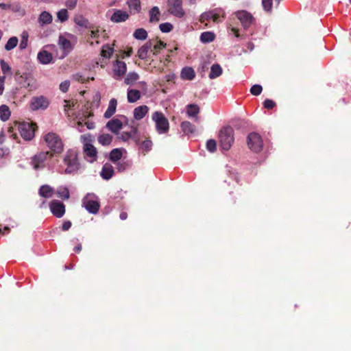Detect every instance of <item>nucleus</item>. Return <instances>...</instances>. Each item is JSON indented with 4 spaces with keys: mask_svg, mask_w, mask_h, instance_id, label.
<instances>
[{
    "mask_svg": "<svg viewBox=\"0 0 351 351\" xmlns=\"http://www.w3.org/2000/svg\"><path fill=\"white\" fill-rule=\"evenodd\" d=\"M63 164L66 166L64 173L71 174L77 172L81 168V164L78 159V152L75 149H68L63 156Z\"/></svg>",
    "mask_w": 351,
    "mask_h": 351,
    "instance_id": "obj_1",
    "label": "nucleus"
},
{
    "mask_svg": "<svg viewBox=\"0 0 351 351\" xmlns=\"http://www.w3.org/2000/svg\"><path fill=\"white\" fill-rule=\"evenodd\" d=\"M43 140L53 156L60 154L64 150V144L60 136L55 132H49L43 136Z\"/></svg>",
    "mask_w": 351,
    "mask_h": 351,
    "instance_id": "obj_2",
    "label": "nucleus"
},
{
    "mask_svg": "<svg viewBox=\"0 0 351 351\" xmlns=\"http://www.w3.org/2000/svg\"><path fill=\"white\" fill-rule=\"evenodd\" d=\"M234 141V130L231 126L223 127L219 133V142L223 150H229Z\"/></svg>",
    "mask_w": 351,
    "mask_h": 351,
    "instance_id": "obj_3",
    "label": "nucleus"
},
{
    "mask_svg": "<svg viewBox=\"0 0 351 351\" xmlns=\"http://www.w3.org/2000/svg\"><path fill=\"white\" fill-rule=\"evenodd\" d=\"M152 119L155 122L156 129L159 134H166L169 130V123L162 112L156 111L152 114Z\"/></svg>",
    "mask_w": 351,
    "mask_h": 351,
    "instance_id": "obj_4",
    "label": "nucleus"
},
{
    "mask_svg": "<svg viewBox=\"0 0 351 351\" xmlns=\"http://www.w3.org/2000/svg\"><path fill=\"white\" fill-rule=\"evenodd\" d=\"M82 206L92 214H96L99 210L100 204L97 197L94 194H88L82 199Z\"/></svg>",
    "mask_w": 351,
    "mask_h": 351,
    "instance_id": "obj_5",
    "label": "nucleus"
},
{
    "mask_svg": "<svg viewBox=\"0 0 351 351\" xmlns=\"http://www.w3.org/2000/svg\"><path fill=\"white\" fill-rule=\"evenodd\" d=\"M182 3L183 0H168L167 12L177 18L184 17L185 11L182 7Z\"/></svg>",
    "mask_w": 351,
    "mask_h": 351,
    "instance_id": "obj_6",
    "label": "nucleus"
},
{
    "mask_svg": "<svg viewBox=\"0 0 351 351\" xmlns=\"http://www.w3.org/2000/svg\"><path fill=\"white\" fill-rule=\"evenodd\" d=\"M248 147L254 152H260L263 149V142L261 136L256 132L249 134L247 138Z\"/></svg>",
    "mask_w": 351,
    "mask_h": 351,
    "instance_id": "obj_7",
    "label": "nucleus"
},
{
    "mask_svg": "<svg viewBox=\"0 0 351 351\" xmlns=\"http://www.w3.org/2000/svg\"><path fill=\"white\" fill-rule=\"evenodd\" d=\"M21 136L26 141H29L34 136L35 128L32 123H16Z\"/></svg>",
    "mask_w": 351,
    "mask_h": 351,
    "instance_id": "obj_8",
    "label": "nucleus"
},
{
    "mask_svg": "<svg viewBox=\"0 0 351 351\" xmlns=\"http://www.w3.org/2000/svg\"><path fill=\"white\" fill-rule=\"evenodd\" d=\"M54 156L47 151L41 152L32 158L31 164L34 169L37 170L40 168H43L45 166V162L49 159L53 158Z\"/></svg>",
    "mask_w": 351,
    "mask_h": 351,
    "instance_id": "obj_9",
    "label": "nucleus"
},
{
    "mask_svg": "<svg viewBox=\"0 0 351 351\" xmlns=\"http://www.w3.org/2000/svg\"><path fill=\"white\" fill-rule=\"evenodd\" d=\"M49 105V100L43 95L33 97L30 100V108L32 110H45Z\"/></svg>",
    "mask_w": 351,
    "mask_h": 351,
    "instance_id": "obj_10",
    "label": "nucleus"
},
{
    "mask_svg": "<svg viewBox=\"0 0 351 351\" xmlns=\"http://www.w3.org/2000/svg\"><path fill=\"white\" fill-rule=\"evenodd\" d=\"M130 132H123L120 134L119 138L123 141H127L132 138L136 143V145H140V138L137 136L138 133V125L134 124L130 125Z\"/></svg>",
    "mask_w": 351,
    "mask_h": 351,
    "instance_id": "obj_11",
    "label": "nucleus"
},
{
    "mask_svg": "<svg viewBox=\"0 0 351 351\" xmlns=\"http://www.w3.org/2000/svg\"><path fill=\"white\" fill-rule=\"evenodd\" d=\"M50 210L57 218L62 217L65 213L64 204L58 200H52L49 204Z\"/></svg>",
    "mask_w": 351,
    "mask_h": 351,
    "instance_id": "obj_12",
    "label": "nucleus"
},
{
    "mask_svg": "<svg viewBox=\"0 0 351 351\" xmlns=\"http://www.w3.org/2000/svg\"><path fill=\"white\" fill-rule=\"evenodd\" d=\"M237 18L240 21L245 29L248 28L253 21L252 15L245 10H240L235 13Z\"/></svg>",
    "mask_w": 351,
    "mask_h": 351,
    "instance_id": "obj_13",
    "label": "nucleus"
},
{
    "mask_svg": "<svg viewBox=\"0 0 351 351\" xmlns=\"http://www.w3.org/2000/svg\"><path fill=\"white\" fill-rule=\"evenodd\" d=\"M83 151L89 162H93L97 160V152L91 143H85L83 146Z\"/></svg>",
    "mask_w": 351,
    "mask_h": 351,
    "instance_id": "obj_14",
    "label": "nucleus"
},
{
    "mask_svg": "<svg viewBox=\"0 0 351 351\" xmlns=\"http://www.w3.org/2000/svg\"><path fill=\"white\" fill-rule=\"evenodd\" d=\"M127 71L126 64L117 59L113 64V72L114 75L119 78L123 76Z\"/></svg>",
    "mask_w": 351,
    "mask_h": 351,
    "instance_id": "obj_15",
    "label": "nucleus"
},
{
    "mask_svg": "<svg viewBox=\"0 0 351 351\" xmlns=\"http://www.w3.org/2000/svg\"><path fill=\"white\" fill-rule=\"evenodd\" d=\"M129 19V14L122 10H115L110 17V21L114 23L125 22Z\"/></svg>",
    "mask_w": 351,
    "mask_h": 351,
    "instance_id": "obj_16",
    "label": "nucleus"
},
{
    "mask_svg": "<svg viewBox=\"0 0 351 351\" xmlns=\"http://www.w3.org/2000/svg\"><path fill=\"white\" fill-rule=\"evenodd\" d=\"M123 123L118 119H112L106 123V128L112 133L118 134L119 130L122 128Z\"/></svg>",
    "mask_w": 351,
    "mask_h": 351,
    "instance_id": "obj_17",
    "label": "nucleus"
},
{
    "mask_svg": "<svg viewBox=\"0 0 351 351\" xmlns=\"http://www.w3.org/2000/svg\"><path fill=\"white\" fill-rule=\"evenodd\" d=\"M153 44L151 40L145 43L137 52L138 57L141 60H146L148 58V52L151 51Z\"/></svg>",
    "mask_w": 351,
    "mask_h": 351,
    "instance_id": "obj_18",
    "label": "nucleus"
},
{
    "mask_svg": "<svg viewBox=\"0 0 351 351\" xmlns=\"http://www.w3.org/2000/svg\"><path fill=\"white\" fill-rule=\"evenodd\" d=\"M220 15L214 11H208L204 12L200 16L201 23L204 22L205 21L212 20L213 22L217 23L219 21Z\"/></svg>",
    "mask_w": 351,
    "mask_h": 351,
    "instance_id": "obj_19",
    "label": "nucleus"
},
{
    "mask_svg": "<svg viewBox=\"0 0 351 351\" xmlns=\"http://www.w3.org/2000/svg\"><path fill=\"white\" fill-rule=\"evenodd\" d=\"M38 61L43 64H49L53 60V56L51 53L46 51L41 50L37 56Z\"/></svg>",
    "mask_w": 351,
    "mask_h": 351,
    "instance_id": "obj_20",
    "label": "nucleus"
},
{
    "mask_svg": "<svg viewBox=\"0 0 351 351\" xmlns=\"http://www.w3.org/2000/svg\"><path fill=\"white\" fill-rule=\"evenodd\" d=\"M149 108L146 105L138 106L134 110V117L136 120L142 119L148 112Z\"/></svg>",
    "mask_w": 351,
    "mask_h": 351,
    "instance_id": "obj_21",
    "label": "nucleus"
},
{
    "mask_svg": "<svg viewBox=\"0 0 351 351\" xmlns=\"http://www.w3.org/2000/svg\"><path fill=\"white\" fill-rule=\"evenodd\" d=\"M114 171L113 167L110 164H105L101 171V176L104 180H110L114 175Z\"/></svg>",
    "mask_w": 351,
    "mask_h": 351,
    "instance_id": "obj_22",
    "label": "nucleus"
},
{
    "mask_svg": "<svg viewBox=\"0 0 351 351\" xmlns=\"http://www.w3.org/2000/svg\"><path fill=\"white\" fill-rule=\"evenodd\" d=\"M52 20V15L47 11H43L40 14L38 22L40 26H44L45 25L50 24Z\"/></svg>",
    "mask_w": 351,
    "mask_h": 351,
    "instance_id": "obj_23",
    "label": "nucleus"
},
{
    "mask_svg": "<svg viewBox=\"0 0 351 351\" xmlns=\"http://www.w3.org/2000/svg\"><path fill=\"white\" fill-rule=\"evenodd\" d=\"M74 22L76 25L83 27L85 28H93V25L90 24L87 19H86L83 15L78 14L75 16Z\"/></svg>",
    "mask_w": 351,
    "mask_h": 351,
    "instance_id": "obj_24",
    "label": "nucleus"
},
{
    "mask_svg": "<svg viewBox=\"0 0 351 351\" xmlns=\"http://www.w3.org/2000/svg\"><path fill=\"white\" fill-rule=\"evenodd\" d=\"M54 193L53 189L49 185L45 184L40 187L38 194L40 196L45 198H49L53 196Z\"/></svg>",
    "mask_w": 351,
    "mask_h": 351,
    "instance_id": "obj_25",
    "label": "nucleus"
},
{
    "mask_svg": "<svg viewBox=\"0 0 351 351\" xmlns=\"http://www.w3.org/2000/svg\"><path fill=\"white\" fill-rule=\"evenodd\" d=\"M186 114L189 117L195 118V120H197V115L199 113L200 109L197 104H189L186 107Z\"/></svg>",
    "mask_w": 351,
    "mask_h": 351,
    "instance_id": "obj_26",
    "label": "nucleus"
},
{
    "mask_svg": "<svg viewBox=\"0 0 351 351\" xmlns=\"http://www.w3.org/2000/svg\"><path fill=\"white\" fill-rule=\"evenodd\" d=\"M117 105V101L116 99L112 98L110 100L108 108L104 113L105 118L109 119L115 113Z\"/></svg>",
    "mask_w": 351,
    "mask_h": 351,
    "instance_id": "obj_27",
    "label": "nucleus"
},
{
    "mask_svg": "<svg viewBox=\"0 0 351 351\" xmlns=\"http://www.w3.org/2000/svg\"><path fill=\"white\" fill-rule=\"evenodd\" d=\"M180 76L183 80H192L195 76V73L191 67L186 66L182 69Z\"/></svg>",
    "mask_w": 351,
    "mask_h": 351,
    "instance_id": "obj_28",
    "label": "nucleus"
},
{
    "mask_svg": "<svg viewBox=\"0 0 351 351\" xmlns=\"http://www.w3.org/2000/svg\"><path fill=\"white\" fill-rule=\"evenodd\" d=\"M180 127L182 131L186 135L193 134L195 132V126L188 121L182 122Z\"/></svg>",
    "mask_w": 351,
    "mask_h": 351,
    "instance_id": "obj_29",
    "label": "nucleus"
},
{
    "mask_svg": "<svg viewBox=\"0 0 351 351\" xmlns=\"http://www.w3.org/2000/svg\"><path fill=\"white\" fill-rule=\"evenodd\" d=\"M127 4L130 8L131 14L138 13L141 11V1L140 0H128Z\"/></svg>",
    "mask_w": 351,
    "mask_h": 351,
    "instance_id": "obj_30",
    "label": "nucleus"
},
{
    "mask_svg": "<svg viewBox=\"0 0 351 351\" xmlns=\"http://www.w3.org/2000/svg\"><path fill=\"white\" fill-rule=\"evenodd\" d=\"M223 73L221 66L219 64H214L211 66L209 73L210 79H215L219 77Z\"/></svg>",
    "mask_w": 351,
    "mask_h": 351,
    "instance_id": "obj_31",
    "label": "nucleus"
},
{
    "mask_svg": "<svg viewBox=\"0 0 351 351\" xmlns=\"http://www.w3.org/2000/svg\"><path fill=\"white\" fill-rule=\"evenodd\" d=\"M128 101L130 103H134L141 98V92L136 89H129L128 90Z\"/></svg>",
    "mask_w": 351,
    "mask_h": 351,
    "instance_id": "obj_32",
    "label": "nucleus"
},
{
    "mask_svg": "<svg viewBox=\"0 0 351 351\" xmlns=\"http://www.w3.org/2000/svg\"><path fill=\"white\" fill-rule=\"evenodd\" d=\"M215 38V34L211 32H204L200 36V40L203 43L213 42Z\"/></svg>",
    "mask_w": 351,
    "mask_h": 351,
    "instance_id": "obj_33",
    "label": "nucleus"
},
{
    "mask_svg": "<svg viewBox=\"0 0 351 351\" xmlns=\"http://www.w3.org/2000/svg\"><path fill=\"white\" fill-rule=\"evenodd\" d=\"M10 114L11 112L8 106L3 104L0 106V119L2 121H5L8 120Z\"/></svg>",
    "mask_w": 351,
    "mask_h": 351,
    "instance_id": "obj_34",
    "label": "nucleus"
},
{
    "mask_svg": "<svg viewBox=\"0 0 351 351\" xmlns=\"http://www.w3.org/2000/svg\"><path fill=\"white\" fill-rule=\"evenodd\" d=\"M112 141V136L109 134H103L99 136L98 142L102 145H109Z\"/></svg>",
    "mask_w": 351,
    "mask_h": 351,
    "instance_id": "obj_35",
    "label": "nucleus"
},
{
    "mask_svg": "<svg viewBox=\"0 0 351 351\" xmlns=\"http://www.w3.org/2000/svg\"><path fill=\"white\" fill-rule=\"evenodd\" d=\"M57 194L59 197L65 200L70 197L69 189L66 186H60L57 189Z\"/></svg>",
    "mask_w": 351,
    "mask_h": 351,
    "instance_id": "obj_36",
    "label": "nucleus"
},
{
    "mask_svg": "<svg viewBox=\"0 0 351 351\" xmlns=\"http://www.w3.org/2000/svg\"><path fill=\"white\" fill-rule=\"evenodd\" d=\"M122 156V152L120 149H118V148H115V149H113L110 153V160L112 161V162H117L119 160L121 159Z\"/></svg>",
    "mask_w": 351,
    "mask_h": 351,
    "instance_id": "obj_37",
    "label": "nucleus"
},
{
    "mask_svg": "<svg viewBox=\"0 0 351 351\" xmlns=\"http://www.w3.org/2000/svg\"><path fill=\"white\" fill-rule=\"evenodd\" d=\"M134 37L138 40H145L147 37V32L143 28H138L135 30L133 34Z\"/></svg>",
    "mask_w": 351,
    "mask_h": 351,
    "instance_id": "obj_38",
    "label": "nucleus"
},
{
    "mask_svg": "<svg viewBox=\"0 0 351 351\" xmlns=\"http://www.w3.org/2000/svg\"><path fill=\"white\" fill-rule=\"evenodd\" d=\"M160 10L157 6L153 7L149 11V21L150 22H158L159 21Z\"/></svg>",
    "mask_w": 351,
    "mask_h": 351,
    "instance_id": "obj_39",
    "label": "nucleus"
},
{
    "mask_svg": "<svg viewBox=\"0 0 351 351\" xmlns=\"http://www.w3.org/2000/svg\"><path fill=\"white\" fill-rule=\"evenodd\" d=\"M114 51V49L109 45H105L103 46L101 51V56L106 58H110Z\"/></svg>",
    "mask_w": 351,
    "mask_h": 351,
    "instance_id": "obj_40",
    "label": "nucleus"
},
{
    "mask_svg": "<svg viewBox=\"0 0 351 351\" xmlns=\"http://www.w3.org/2000/svg\"><path fill=\"white\" fill-rule=\"evenodd\" d=\"M18 38L16 36L11 37L8 40L7 43L5 45V49L6 51H10L15 48L18 44Z\"/></svg>",
    "mask_w": 351,
    "mask_h": 351,
    "instance_id": "obj_41",
    "label": "nucleus"
},
{
    "mask_svg": "<svg viewBox=\"0 0 351 351\" xmlns=\"http://www.w3.org/2000/svg\"><path fill=\"white\" fill-rule=\"evenodd\" d=\"M138 77L139 76L136 73L130 72L125 78V83L126 84H132L138 79Z\"/></svg>",
    "mask_w": 351,
    "mask_h": 351,
    "instance_id": "obj_42",
    "label": "nucleus"
},
{
    "mask_svg": "<svg viewBox=\"0 0 351 351\" xmlns=\"http://www.w3.org/2000/svg\"><path fill=\"white\" fill-rule=\"evenodd\" d=\"M165 47L166 43L162 40H159L155 45L152 46L151 52L154 56H156L159 53L160 50L164 49Z\"/></svg>",
    "mask_w": 351,
    "mask_h": 351,
    "instance_id": "obj_43",
    "label": "nucleus"
},
{
    "mask_svg": "<svg viewBox=\"0 0 351 351\" xmlns=\"http://www.w3.org/2000/svg\"><path fill=\"white\" fill-rule=\"evenodd\" d=\"M59 44L65 50H66V49H71V41L65 38L63 36H60V38H59Z\"/></svg>",
    "mask_w": 351,
    "mask_h": 351,
    "instance_id": "obj_44",
    "label": "nucleus"
},
{
    "mask_svg": "<svg viewBox=\"0 0 351 351\" xmlns=\"http://www.w3.org/2000/svg\"><path fill=\"white\" fill-rule=\"evenodd\" d=\"M29 34L27 32H23L21 34V40L20 43V48L21 49H24L27 46V41H28Z\"/></svg>",
    "mask_w": 351,
    "mask_h": 351,
    "instance_id": "obj_45",
    "label": "nucleus"
},
{
    "mask_svg": "<svg viewBox=\"0 0 351 351\" xmlns=\"http://www.w3.org/2000/svg\"><path fill=\"white\" fill-rule=\"evenodd\" d=\"M173 27V25L170 23H163L159 25L160 30L163 33L170 32Z\"/></svg>",
    "mask_w": 351,
    "mask_h": 351,
    "instance_id": "obj_46",
    "label": "nucleus"
},
{
    "mask_svg": "<svg viewBox=\"0 0 351 351\" xmlns=\"http://www.w3.org/2000/svg\"><path fill=\"white\" fill-rule=\"evenodd\" d=\"M57 16L61 22H64L68 19V11L66 9H62L57 13Z\"/></svg>",
    "mask_w": 351,
    "mask_h": 351,
    "instance_id": "obj_47",
    "label": "nucleus"
},
{
    "mask_svg": "<svg viewBox=\"0 0 351 351\" xmlns=\"http://www.w3.org/2000/svg\"><path fill=\"white\" fill-rule=\"evenodd\" d=\"M0 64H1V71L5 76V75H7L8 73L11 74L12 69L8 63H6L3 60H1L0 61Z\"/></svg>",
    "mask_w": 351,
    "mask_h": 351,
    "instance_id": "obj_48",
    "label": "nucleus"
},
{
    "mask_svg": "<svg viewBox=\"0 0 351 351\" xmlns=\"http://www.w3.org/2000/svg\"><path fill=\"white\" fill-rule=\"evenodd\" d=\"M263 90V88L259 84L253 85L250 88V93L252 95L258 96L259 95Z\"/></svg>",
    "mask_w": 351,
    "mask_h": 351,
    "instance_id": "obj_49",
    "label": "nucleus"
},
{
    "mask_svg": "<svg viewBox=\"0 0 351 351\" xmlns=\"http://www.w3.org/2000/svg\"><path fill=\"white\" fill-rule=\"evenodd\" d=\"M152 147V141H150L149 139L143 141L141 144V148L145 152H148V151L151 150Z\"/></svg>",
    "mask_w": 351,
    "mask_h": 351,
    "instance_id": "obj_50",
    "label": "nucleus"
},
{
    "mask_svg": "<svg viewBox=\"0 0 351 351\" xmlns=\"http://www.w3.org/2000/svg\"><path fill=\"white\" fill-rule=\"evenodd\" d=\"M206 148L210 152H215L217 148L216 141L213 139L208 140L206 143Z\"/></svg>",
    "mask_w": 351,
    "mask_h": 351,
    "instance_id": "obj_51",
    "label": "nucleus"
},
{
    "mask_svg": "<svg viewBox=\"0 0 351 351\" xmlns=\"http://www.w3.org/2000/svg\"><path fill=\"white\" fill-rule=\"evenodd\" d=\"M273 0H262V5L265 11L271 12Z\"/></svg>",
    "mask_w": 351,
    "mask_h": 351,
    "instance_id": "obj_52",
    "label": "nucleus"
},
{
    "mask_svg": "<svg viewBox=\"0 0 351 351\" xmlns=\"http://www.w3.org/2000/svg\"><path fill=\"white\" fill-rule=\"evenodd\" d=\"M263 106L265 108L269 110L276 106V103L271 99H267L264 101Z\"/></svg>",
    "mask_w": 351,
    "mask_h": 351,
    "instance_id": "obj_53",
    "label": "nucleus"
},
{
    "mask_svg": "<svg viewBox=\"0 0 351 351\" xmlns=\"http://www.w3.org/2000/svg\"><path fill=\"white\" fill-rule=\"evenodd\" d=\"M69 86H70V81L65 80L60 84V90L61 91H62L63 93H66L69 90Z\"/></svg>",
    "mask_w": 351,
    "mask_h": 351,
    "instance_id": "obj_54",
    "label": "nucleus"
},
{
    "mask_svg": "<svg viewBox=\"0 0 351 351\" xmlns=\"http://www.w3.org/2000/svg\"><path fill=\"white\" fill-rule=\"evenodd\" d=\"M88 29H90V36L92 38H99V27H95V26L93 25V28H88Z\"/></svg>",
    "mask_w": 351,
    "mask_h": 351,
    "instance_id": "obj_55",
    "label": "nucleus"
},
{
    "mask_svg": "<svg viewBox=\"0 0 351 351\" xmlns=\"http://www.w3.org/2000/svg\"><path fill=\"white\" fill-rule=\"evenodd\" d=\"M77 2V0H66V5L69 9L71 10L75 8Z\"/></svg>",
    "mask_w": 351,
    "mask_h": 351,
    "instance_id": "obj_56",
    "label": "nucleus"
},
{
    "mask_svg": "<svg viewBox=\"0 0 351 351\" xmlns=\"http://www.w3.org/2000/svg\"><path fill=\"white\" fill-rule=\"evenodd\" d=\"M14 75H15L16 77L19 76L21 78L24 79L25 80H29V75L27 73H24L23 74H21L19 71H16L14 73Z\"/></svg>",
    "mask_w": 351,
    "mask_h": 351,
    "instance_id": "obj_57",
    "label": "nucleus"
},
{
    "mask_svg": "<svg viewBox=\"0 0 351 351\" xmlns=\"http://www.w3.org/2000/svg\"><path fill=\"white\" fill-rule=\"evenodd\" d=\"M5 76H0V95H1L4 90V83H5Z\"/></svg>",
    "mask_w": 351,
    "mask_h": 351,
    "instance_id": "obj_58",
    "label": "nucleus"
},
{
    "mask_svg": "<svg viewBox=\"0 0 351 351\" xmlns=\"http://www.w3.org/2000/svg\"><path fill=\"white\" fill-rule=\"evenodd\" d=\"M71 225H72V223L70 221H66L62 225V230L63 231H66L70 229V228L71 227Z\"/></svg>",
    "mask_w": 351,
    "mask_h": 351,
    "instance_id": "obj_59",
    "label": "nucleus"
},
{
    "mask_svg": "<svg viewBox=\"0 0 351 351\" xmlns=\"http://www.w3.org/2000/svg\"><path fill=\"white\" fill-rule=\"evenodd\" d=\"M231 178L234 179L237 183L239 182V176L237 173L229 171Z\"/></svg>",
    "mask_w": 351,
    "mask_h": 351,
    "instance_id": "obj_60",
    "label": "nucleus"
},
{
    "mask_svg": "<svg viewBox=\"0 0 351 351\" xmlns=\"http://www.w3.org/2000/svg\"><path fill=\"white\" fill-rule=\"evenodd\" d=\"M132 48H130L128 51H124L123 52V56H122V58H124V55L126 56V57H130L131 56V55L132 54Z\"/></svg>",
    "mask_w": 351,
    "mask_h": 351,
    "instance_id": "obj_61",
    "label": "nucleus"
},
{
    "mask_svg": "<svg viewBox=\"0 0 351 351\" xmlns=\"http://www.w3.org/2000/svg\"><path fill=\"white\" fill-rule=\"evenodd\" d=\"M85 124L89 130L95 128V123L93 122H86Z\"/></svg>",
    "mask_w": 351,
    "mask_h": 351,
    "instance_id": "obj_62",
    "label": "nucleus"
},
{
    "mask_svg": "<svg viewBox=\"0 0 351 351\" xmlns=\"http://www.w3.org/2000/svg\"><path fill=\"white\" fill-rule=\"evenodd\" d=\"M82 244L81 243H78L77 246H75L74 248H73V250L77 252V253H80L82 250Z\"/></svg>",
    "mask_w": 351,
    "mask_h": 351,
    "instance_id": "obj_63",
    "label": "nucleus"
},
{
    "mask_svg": "<svg viewBox=\"0 0 351 351\" xmlns=\"http://www.w3.org/2000/svg\"><path fill=\"white\" fill-rule=\"evenodd\" d=\"M118 171H121L125 169V163H119L118 164Z\"/></svg>",
    "mask_w": 351,
    "mask_h": 351,
    "instance_id": "obj_64",
    "label": "nucleus"
}]
</instances>
